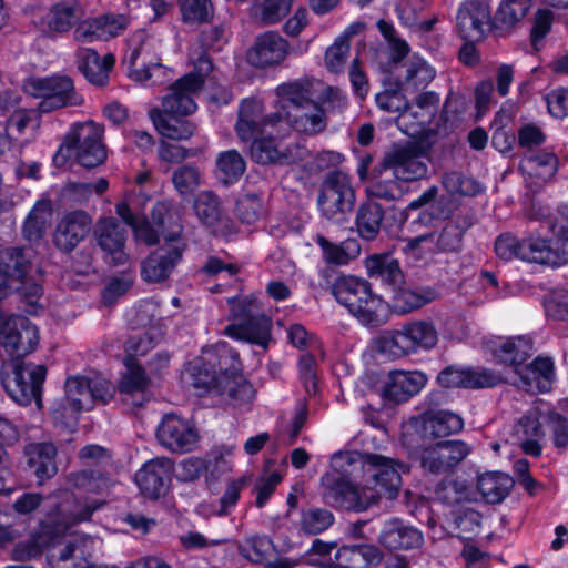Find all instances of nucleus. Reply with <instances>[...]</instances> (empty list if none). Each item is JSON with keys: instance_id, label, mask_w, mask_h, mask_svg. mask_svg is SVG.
Instances as JSON below:
<instances>
[{"instance_id": "7", "label": "nucleus", "mask_w": 568, "mask_h": 568, "mask_svg": "<svg viewBox=\"0 0 568 568\" xmlns=\"http://www.w3.org/2000/svg\"><path fill=\"white\" fill-rule=\"evenodd\" d=\"M229 304L233 322L224 328V334L266 347L271 338V322L258 313L256 300L250 296L233 297Z\"/></svg>"}, {"instance_id": "20", "label": "nucleus", "mask_w": 568, "mask_h": 568, "mask_svg": "<svg viewBox=\"0 0 568 568\" xmlns=\"http://www.w3.org/2000/svg\"><path fill=\"white\" fill-rule=\"evenodd\" d=\"M94 237L106 263L118 266L128 262L125 230L115 219H100L94 229Z\"/></svg>"}, {"instance_id": "18", "label": "nucleus", "mask_w": 568, "mask_h": 568, "mask_svg": "<svg viewBox=\"0 0 568 568\" xmlns=\"http://www.w3.org/2000/svg\"><path fill=\"white\" fill-rule=\"evenodd\" d=\"M469 453V445L463 440H444L424 448L420 462L424 469L443 474L453 470Z\"/></svg>"}, {"instance_id": "54", "label": "nucleus", "mask_w": 568, "mask_h": 568, "mask_svg": "<svg viewBox=\"0 0 568 568\" xmlns=\"http://www.w3.org/2000/svg\"><path fill=\"white\" fill-rule=\"evenodd\" d=\"M126 372L119 383V390L125 394L144 392L149 386V378L144 369L133 358H125Z\"/></svg>"}, {"instance_id": "12", "label": "nucleus", "mask_w": 568, "mask_h": 568, "mask_svg": "<svg viewBox=\"0 0 568 568\" xmlns=\"http://www.w3.org/2000/svg\"><path fill=\"white\" fill-rule=\"evenodd\" d=\"M355 203V191L348 174L332 170L321 184L317 205L322 214L331 221L342 222Z\"/></svg>"}, {"instance_id": "10", "label": "nucleus", "mask_w": 568, "mask_h": 568, "mask_svg": "<svg viewBox=\"0 0 568 568\" xmlns=\"http://www.w3.org/2000/svg\"><path fill=\"white\" fill-rule=\"evenodd\" d=\"M160 60L155 40L143 31H139L130 38L122 64L133 81H152L156 84L160 83L158 78L165 72Z\"/></svg>"}, {"instance_id": "32", "label": "nucleus", "mask_w": 568, "mask_h": 568, "mask_svg": "<svg viewBox=\"0 0 568 568\" xmlns=\"http://www.w3.org/2000/svg\"><path fill=\"white\" fill-rule=\"evenodd\" d=\"M77 65L85 79L97 85H104L109 81L115 58L106 53L102 59L98 52L90 48H80L77 51Z\"/></svg>"}, {"instance_id": "45", "label": "nucleus", "mask_w": 568, "mask_h": 568, "mask_svg": "<svg viewBox=\"0 0 568 568\" xmlns=\"http://www.w3.org/2000/svg\"><path fill=\"white\" fill-rule=\"evenodd\" d=\"M151 120L161 135L171 140H187L195 131V126L185 120H180L174 114L152 110Z\"/></svg>"}, {"instance_id": "22", "label": "nucleus", "mask_w": 568, "mask_h": 568, "mask_svg": "<svg viewBox=\"0 0 568 568\" xmlns=\"http://www.w3.org/2000/svg\"><path fill=\"white\" fill-rule=\"evenodd\" d=\"M514 384L529 393H546L555 382V365L550 357L538 356L529 364L516 366Z\"/></svg>"}, {"instance_id": "39", "label": "nucleus", "mask_w": 568, "mask_h": 568, "mask_svg": "<svg viewBox=\"0 0 568 568\" xmlns=\"http://www.w3.org/2000/svg\"><path fill=\"white\" fill-rule=\"evenodd\" d=\"M435 70L426 60L412 57L402 64L399 84L404 91L425 89L435 78Z\"/></svg>"}, {"instance_id": "62", "label": "nucleus", "mask_w": 568, "mask_h": 568, "mask_svg": "<svg viewBox=\"0 0 568 568\" xmlns=\"http://www.w3.org/2000/svg\"><path fill=\"white\" fill-rule=\"evenodd\" d=\"M262 202L255 194H245L236 202V214L246 224H253L262 214Z\"/></svg>"}, {"instance_id": "55", "label": "nucleus", "mask_w": 568, "mask_h": 568, "mask_svg": "<svg viewBox=\"0 0 568 568\" xmlns=\"http://www.w3.org/2000/svg\"><path fill=\"white\" fill-rule=\"evenodd\" d=\"M443 186L450 194L474 196L481 192V185L459 172H448L443 176Z\"/></svg>"}, {"instance_id": "5", "label": "nucleus", "mask_w": 568, "mask_h": 568, "mask_svg": "<svg viewBox=\"0 0 568 568\" xmlns=\"http://www.w3.org/2000/svg\"><path fill=\"white\" fill-rule=\"evenodd\" d=\"M103 134V126L93 121L73 124L53 158L54 163L62 166L69 158L74 156L84 168L102 164L108 156Z\"/></svg>"}, {"instance_id": "4", "label": "nucleus", "mask_w": 568, "mask_h": 568, "mask_svg": "<svg viewBox=\"0 0 568 568\" xmlns=\"http://www.w3.org/2000/svg\"><path fill=\"white\" fill-rule=\"evenodd\" d=\"M204 367H199L194 386L226 394L235 405L251 403L255 392L245 377L237 372L239 355L224 342L204 352Z\"/></svg>"}, {"instance_id": "29", "label": "nucleus", "mask_w": 568, "mask_h": 568, "mask_svg": "<svg viewBox=\"0 0 568 568\" xmlns=\"http://www.w3.org/2000/svg\"><path fill=\"white\" fill-rule=\"evenodd\" d=\"M283 121L300 133L315 135L326 129L327 115L323 105L312 99L298 111L288 113Z\"/></svg>"}, {"instance_id": "42", "label": "nucleus", "mask_w": 568, "mask_h": 568, "mask_svg": "<svg viewBox=\"0 0 568 568\" xmlns=\"http://www.w3.org/2000/svg\"><path fill=\"white\" fill-rule=\"evenodd\" d=\"M393 303L398 313L406 314L417 310L433 301L438 296L436 290L429 286L409 287L395 286Z\"/></svg>"}, {"instance_id": "28", "label": "nucleus", "mask_w": 568, "mask_h": 568, "mask_svg": "<svg viewBox=\"0 0 568 568\" xmlns=\"http://www.w3.org/2000/svg\"><path fill=\"white\" fill-rule=\"evenodd\" d=\"M0 110L7 115V132L21 135L27 128L37 129L40 118L36 110L20 106V98L10 91L0 94Z\"/></svg>"}, {"instance_id": "36", "label": "nucleus", "mask_w": 568, "mask_h": 568, "mask_svg": "<svg viewBox=\"0 0 568 568\" xmlns=\"http://www.w3.org/2000/svg\"><path fill=\"white\" fill-rule=\"evenodd\" d=\"M151 219L168 244H175L181 241L183 226L181 212L170 202H158L151 212Z\"/></svg>"}, {"instance_id": "17", "label": "nucleus", "mask_w": 568, "mask_h": 568, "mask_svg": "<svg viewBox=\"0 0 568 568\" xmlns=\"http://www.w3.org/2000/svg\"><path fill=\"white\" fill-rule=\"evenodd\" d=\"M92 217L82 210L64 213L57 222L52 241L64 253H71L91 232Z\"/></svg>"}, {"instance_id": "16", "label": "nucleus", "mask_w": 568, "mask_h": 568, "mask_svg": "<svg viewBox=\"0 0 568 568\" xmlns=\"http://www.w3.org/2000/svg\"><path fill=\"white\" fill-rule=\"evenodd\" d=\"M156 438L170 452L187 453L196 446L199 435L189 420L166 414L158 425Z\"/></svg>"}, {"instance_id": "11", "label": "nucleus", "mask_w": 568, "mask_h": 568, "mask_svg": "<svg viewBox=\"0 0 568 568\" xmlns=\"http://www.w3.org/2000/svg\"><path fill=\"white\" fill-rule=\"evenodd\" d=\"M27 94L41 99L38 111L52 112L65 106L82 104V98L75 92L71 78L67 75L31 77L23 82Z\"/></svg>"}, {"instance_id": "49", "label": "nucleus", "mask_w": 568, "mask_h": 568, "mask_svg": "<svg viewBox=\"0 0 568 568\" xmlns=\"http://www.w3.org/2000/svg\"><path fill=\"white\" fill-rule=\"evenodd\" d=\"M513 486V479L504 474H485L478 477L477 488L483 499L488 504H498Z\"/></svg>"}, {"instance_id": "53", "label": "nucleus", "mask_w": 568, "mask_h": 568, "mask_svg": "<svg viewBox=\"0 0 568 568\" xmlns=\"http://www.w3.org/2000/svg\"><path fill=\"white\" fill-rule=\"evenodd\" d=\"M403 253L409 260L415 262H427L437 253L436 244L433 241V233L422 234L412 239L404 240Z\"/></svg>"}, {"instance_id": "2", "label": "nucleus", "mask_w": 568, "mask_h": 568, "mask_svg": "<svg viewBox=\"0 0 568 568\" xmlns=\"http://www.w3.org/2000/svg\"><path fill=\"white\" fill-rule=\"evenodd\" d=\"M38 327L26 316L0 314V376L8 395L19 405L36 402L41 408L44 365L26 362L39 344Z\"/></svg>"}, {"instance_id": "58", "label": "nucleus", "mask_w": 568, "mask_h": 568, "mask_svg": "<svg viewBox=\"0 0 568 568\" xmlns=\"http://www.w3.org/2000/svg\"><path fill=\"white\" fill-rule=\"evenodd\" d=\"M435 495L438 500L447 505L459 504L468 499L466 486L453 479L440 481L436 486Z\"/></svg>"}, {"instance_id": "47", "label": "nucleus", "mask_w": 568, "mask_h": 568, "mask_svg": "<svg viewBox=\"0 0 568 568\" xmlns=\"http://www.w3.org/2000/svg\"><path fill=\"white\" fill-rule=\"evenodd\" d=\"M251 156L260 164H273L288 162L291 153L282 142L273 138H261L252 142Z\"/></svg>"}, {"instance_id": "26", "label": "nucleus", "mask_w": 568, "mask_h": 568, "mask_svg": "<svg viewBox=\"0 0 568 568\" xmlns=\"http://www.w3.org/2000/svg\"><path fill=\"white\" fill-rule=\"evenodd\" d=\"M171 463L166 458H155L146 462L136 473L135 483L141 493L150 498L156 499L168 488Z\"/></svg>"}, {"instance_id": "9", "label": "nucleus", "mask_w": 568, "mask_h": 568, "mask_svg": "<svg viewBox=\"0 0 568 568\" xmlns=\"http://www.w3.org/2000/svg\"><path fill=\"white\" fill-rule=\"evenodd\" d=\"M332 294L362 323L372 324L377 320L382 301L373 294L366 281L352 275H341L332 285Z\"/></svg>"}, {"instance_id": "13", "label": "nucleus", "mask_w": 568, "mask_h": 568, "mask_svg": "<svg viewBox=\"0 0 568 568\" xmlns=\"http://www.w3.org/2000/svg\"><path fill=\"white\" fill-rule=\"evenodd\" d=\"M65 400L73 409H90L95 403H108L115 394V386L104 377L94 375L72 376L64 384Z\"/></svg>"}, {"instance_id": "41", "label": "nucleus", "mask_w": 568, "mask_h": 568, "mask_svg": "<svg viewBox=\"0 0 568 568\" xmlns=\"http://www.w3.org/2000/svg\"><path fill=\"white\" fill-rule=\"evenodd\" d=\"M366 273L392 287L402 283L403 272L399 263L389 254H373L364 261Z\"/></svg>"}, {"instance_id": "33", "label": "nucleus", "mask_w": 568, "mask_h": 568, "mask_svg": "<svg viewBox=\"0 0 568 568\" xmlns=\"http://www.w3.org/2000/svg\"><path fill=\"white\" fill-rule=\"evenodd\" d=\"M29 263L19 248L7 251L0 257V300L19 288L17 283L28 274Z\"/></svg>"}, {"instance_id": "64", "label": "nucleus", "mask_w": 568, "mask_h": 568, "mask_svg": "<svg viewBox=\"0 0 568 568\" xmlns=\"http://www.w3.org/2000/svg\"><path fill=\"white\" fill-rule=\"evenodd\" d=\"M549 113L557 119L568 116V89L557 88L545 97Z\"/></svg>"}, {"instance_id": "31", "label": "nucleus", "mask_w": 568, "mask_h": 568, "mask_svg": "<svg viewBox=\"0 0 568 568\" xmlns=\"http://www.w3.org/2000/svg\"><path fill=\"white\" fill-rule=\"evenodd\" d=\"M463 428L462 416L449 410H428L419 417V430L426 438L446 437Z\"/></svg>"}, {"instance_id": "57", "label": "nucleus", "mask_w": 568, "mask_h": 568, "mask_svg": "<svg viewBox=\"0 0 568 568\" xmlns=\"http://www.w3.org/2000/svg\"><path fill=\"white\" fill-rule=\"evenodd\" d=\"M463 233V229L454 222L447 223L439 233H433V241L436 244L437 253L459 250Z\"/></svg>"}, {"instance_id": "38", "label": "nucleus", "mask_w": 568, "mask_h": 568, "mask_svg": "<svg viewBox=\"0 0 568 568\" xmlns=\"http://www.w3.org/2000/svg\"><path fill=\"white\" fill-rule=\"evenodd\" d=\"M513 443L519 445L523 450L531 456L541 454L540 440L544 437L541 424L537 416H524L515 424L513 429Z\"/></svg>"}, {"instance_id": "14", "label": "nucleus", "mask_w": 568, "mask_h": 568, "mask_svg": "<svg viewBox=\"0 0 568 568\" xmlns=\"http://www.w3.org/2000/svg\"><path fill=\"white\" fill-rule=\"evenodd\" d=\"M456 28L468 42L483 41L493 28L491 10L486 0H464L456 13Z\"/></svg>"}, {"instance_id": "52", "label": "nucleus", "mask_w": 568, "mask_h": 568, "mask_svg": "<svg viewBox=\"0 0 568 568\" xmlns=\"http://www.w3.org/2000/svg\"><path fill=\"white\" fill-rule=\"evenodd\" d=\"M219 178L224 184L237 181L245 172L246 163L235 150L221 152L216 159Z\"/></svg>"}, {"instance_id": "35", "label": "nucleus", "mask_w": 568, "mask_h": 568, "mask_svg": "<svg viewBox=\"0 0 568 568\" xmlns=\"http://www.w3.org/2000/svg\"><path fill=\"white\" fill-rule=\"evenodd\" d=\"M81 17L80 7L64 2L55 3L40 19L39 28L47 36L63 34L71 30Z\"/></svg>"}, {"instance_id": "37", "label": "nucleus", "mask_w": 568, "mask_h": 568, "mask_svg": "<svg viewBox=\"0 0 568 568\" xmlns=\"http://www.w3.org/2000/svg\"><path fill=\"white\" fill-rule=\"evenodd\" d=\"M519 260L550 266H559L566 263L565 253L554 250L544 239L528 236L520 240Z\"/></svg>"}, {"instance_id": "40", "label": "nucleus", "mask_w": 568, "mask_h": 568, "mask_svg": "<svg viewBox=\"0 0 568 568\" xmlns=\"http://www.w3.org/2000/svg\"><path fill=\"white\" fill-rule=\"evenodd\" d=\"M491 352L497 361L513 366L524 364L532 353V342L528 337L517 336L491 345Z\"/></svg>"}, {"instance_id": "21", "label": "nucleus", "mask_w": 568, "mask_h": 568, "mask_svg": "<svg viewBox=\"0 0 568 568\" xmlns=\"http://www.w3.org/2000/svg\"><path fill=\"white\" fill-rule=\"evenodd\" d=\"M185 243L165 244L151 253L142 263L141 275L149 283L165 281L181 262Z\"/></svg>"}, {"instance_id": "46", "label": "nucleus", "mask_w": 568, "mask_h": 568, "mask_svg": "<svg viewBox=\"0 0 568 568\" xmlns=\"http://www.w3.org/2000/svg\"><path fill=\"white\" fill-rule=\"evenodd\" d=\"M194 211L199 220L220 232L217 224L227 227L231 224L229 219H222L219 197L211 191L200 192L194 200Z\"/></svg>"}, {"instance_id": "43", "label": "nucleus", "mask_w": 568, "mask_h": 568, "mask_svg": "<svg viewBox=\"0 0 568 568\" xmlns=\"http://www.w3.org/2000/svg\"><path fill=\"white\" fill-rule=\"evenodd\" d=\"M316 243L323 252L324 261L328 264L346 265L361 254V244L356 239H346L339 244H335L326 237L317 235Z\"/></svg>"}, {"instance_id": "23", "label": "nucleus", "mask_w": 568, "mask_h": 568, "mask_svg": "<svg viewBox=\"0 0 568 568\" xmlns=\"http://www.w3.org/2000/svg\"><path fill=\"white\" fill-rule=\"evenodd\" d=\"M428 156L414 146L397 148L385 156V163L397 179L416 181L427 176Z\"/></svg>"}, {"instance_id": "8", "label": "nucleus", "mask_w": 568, "mask_h": 568, "mask_svg": "<svg viewBox=\"0 0 568 568\" xmlns=\"http://www.w3.org/2000/svg\"><path fill=\"white\" fill-rule=\"evenodd\" d=\"M191 60L194 71L172 84L170 93L163 98V113L189 115L196 110L194 95L202 89L204 79L211 73L213 67L206 52H193Z\"/></svg>"}, {"instance_id": "30", "label": "nucleus", "mask_w": 568, "mask_h": 568, "mask_svg": "<svg viewBox=\"0 0 568 568\" xmlns=\"http://www.w3.org/2000/svg\"><path fill=\"white\" fill-rule=\"evenodd\" d=\"M381 560L379 550L371 545L343 546L334 558L320 562L325 568H366Z\"/></svg>"}, {"instance_id": "19", "label": "nucleus", "mask_w": 568, "mask_h": 568, "mask_svg": "<svg viewBox=\"0 0 568 568\" xmlns=\"http://www.w3.org/2000/svg\"><path fill=\"white\" fill-rule=\"evenodd\" d=\"M130 24L124 14H102L80 21L73 30V39L80 43L110 40L121 34Z\"/></svg>"}, {"instance_id": "34", "label": "nucleus", "mask_w": 568, "mask_h": 568, "mask_svg": "<svg viewBox=\"0 0 568 568\" xmlns=\"http://www.w3.org/2000/svg\"><path fill=\"white\" fill-rule=\"evenodd\" d=\"M379 542L390 550L412 549L422 545L423 536L416 528L405 525L398 518H392L385 521Z\"/></svg>"}, {"instance_id": "15", "label": "nucleus", "mask_w": 568, "mask_h": 568, "mask_svg": "<svg viewBox=\"0 0 568 568\" xmlns=\"http://www.w3.org/2000/svg\"><path fill=\"white\" fill-rule=\"evenodd\" d=\"M54 509L48 515L49 524L57 532L65 531L71 526L89 520L91 515L100 508L101 504L78 499L68 490L59 491Z\"/></svg>"}, {"instance_id": "24", "label": "nucleus", "mask_w": 568, "mask_h": 568, "mask_svg": "<svg viewBox=\"0 0 568 568\" xmlns=\"http://www.w3.org/2000/svg\"><path fill=\"white\" fill-rule=\"evenodd\" d=\"M437 382L443 387H463V388H484L494 387L501 382L499 374L491 369L477 368H457L447 367L437 376Z\"/></svg>"}, {"instance_id": "1", "label": "nucleus", "mask_w": 568, "mask_h": 568, "mask_svg": "<svg viewBox=\"0 0 568 568\" xmlns=\"http://www.w3.org/2000/svg\"><path fill=\"white\" fill-rule=\"evenodd\" d=\"M333 462L341 470L321 477L323 497L327 504L348 510L364 511L376 505L382 496L397 497L406 464L374 453H344Z\"/></svg>"}, {"instance_id": "50", "label": "nucleus", "mask_w": 568, "mask_h": 568, "mask_svg": "<svg viewBox=\"0 0 568 568\" xmlns=\"http://www.w3.org/2000/svg\"><path fill=\"white\" fill-rule=\"evenodd\" d=\"M520 170L530 176L546 181L555 175L558 170V159L551 152H538L524 158Z\"/></svg>"}, {"instance_id": "61", "label": "nucleus", "mask_w": 568, "mask_h": 568, "mask_svg": "<svg viewBox=\"0 0 568 568\" xmlns=\"http://www.w3.org/2000/svg\"><path fill=\"white\" fill-rule=\"evenodd\" d=\"M172 182L180 194L187 195L200 185V173L193 166L183 165L173 172Z\"/></svg>"}, {"instance_id": "60", "label": "nucleus", "mask_w": 568, "mask_h": 568, "mask_svg": "<svg viewBox=\"0 0 568 568\" xmlns=\"http://www.w3.org/2000/svg\"><path fill=\"white\" fill-rule=\"evenodd\" d=\"M351 44L336 38L334 43L325 52V65L328 71L339 73L344 70L349 55Z\"/></svg>"}, {"instance_id": "51", "label": "nucleus", "mask_w": 568, "mask_h": 568, "mask_svg": "<svg viewBox=\"0 0 568 568\" xmlns=\"http://www.w3.org/2000/svg\"><path fill=\"white\" fill-rule=\"evenodd\" d=\"M531 6L532 0L503 1L495 14L497 26L505 30L513 29L527 16Z\"/></svg>"}, {"instance_id": "63", "label": "nucleus", "mask_w": 568, "mask_h": 568, "mask_svg": "<svg viewBox=\"0 0 568 568\" xmlns=\"http://www.w3.org/2000/svg\"><path fill=\"white\" fill-rule=\"evenodd\" d=\"M272 548V541L267 537L247 538L240 547L241 554L252 562H262Z\"/></svg>"}, {"instance_id": "6", "label": "nucleus", "mask_w": 568, "mask_h": 568, "mask_svg": "<svg viewBox=\"0 0 568 568\" xmlns=\"http://www.w3.org/2000/svg\"><path fill=\"white\" fill-rule=\"evenodd\" d=\"M438 342L435 324L428 320L413 321L399 329L384 332L375 339L376 351L390 358H402L419 351H429Z\"/></svg>"}, {"instance_id": "44", "label": "nucleus", "mask_w": 568, "mask_h": 568, "mask_svg": "<svg viewBox=\"0 0 568 568\" xmlns=\"http://www.w3.org/2000/svg\"><path fill=\"white\" fill-rule=\"evenodd\" d=\"M52 216V206L49 200H39L36 202L22 226V233L27 241H40Z\"/></svg>"}, {"instance_id": "56", "label": "nucleus", "mask_w": 568, "mask_h": 568, "mask_svg": "<svg viewBox=\"0 0 568 568\" xmlns=\"http://www.w3.org/2000/svg\"><path fill=\"white\" fill-rule=\"evenodd\" d=\"M334 516L329 510L313 508L302 514L301 527L308 535H317L332 526Z\"/></svg>"}, {"instance_id": "59", "label": "nucleus", "mask_w": 568, "mask_h": 568, "mask_svg": "<svg viewBox=\"0 0 568 568\" xmlns=\"http://www.w3.org/2000/svg\"><path fill=\"white\" fill-rule=\"evenodd\" d=\"M180 8L185 22L201 23L212 14L211 0H181Z\"/></svg>"}, {"instance_id": "48", "label": "nucleus", "mask_w": 568, "mask_h": 568, "mask_svg": "<svg viewBox=\"0 0 568 568\" xmlns=\"http://www.w3.org/2000/svg\"><path fill=\"white\" fill-rule=\"evenodd\" d=\"M384 210L374 201L362 204L357 211L356 227L359 236L366 241L376 239L379 233Z\"/></svg>"}, {"instance_id": "25", "label": "nucleus", "mask_w": 568, "mask_h": 568, "mask_svg": "<svg viewBox=\"0 0 568 568\" xmlns=\"http://www.w3.org/2000/svg\"><path fill=\"white\" fill-rule=\"evenodd\" d=\"M288 49L290 44L283 37L267 31L256 38L247 58L253 65L258 68L277 65L284 61Z\"/></svg>"}, {"instance_id": "3", "label": "nucleus", "mask_w": 568, "mask_h": 568, "mask_svg": "<svg viewBox=\"0 0 568 568\" xmlns=\"http://www.w3.org/2000/svg\"><path fill=\"white\" fill-rule=\"evenodd\" d=\"M312 84L310 79H298L277 85L275 89L276 111L267 115H263V108L258 101L244 100L240 105L235 125L237 136L242 141H248L267 126L274 128L283 122L288 113L298 111V108L313 99Z\"/></svg>"}, {"instance_id": "27", "label": "nucleus", "mask_w": 568, "mask_h": 568, "mask_svg": "<svg viewBox=\"0 0 568 568\" xmlns=\"http://www.w3.org/2000/svg\"><path fill=\"white\" fill-rule=\"evenodd\" d=\"M427 384V376L419 371H392L383 387V395L396 403L408 400Z\"/></svg>"}]
</instances>
